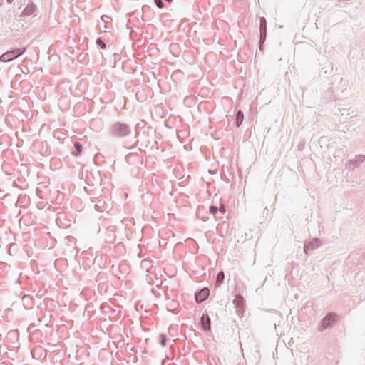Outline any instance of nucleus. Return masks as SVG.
I'll use <instances>...</instances> for the list:
<instances>
[{
  "mask_svg": "<svg viewBox=\"0 0 365 365\" xmlns=\"http://www.w3.org/2000/svg\"><path fill=\"white\" fill-rule=\"evenodd\" d=\"M26 50V48H23L8 51L0 56V61L2 62H9L24 54Z\"/></svg>",
  "mask_w": 365,
  "mask_h": 365,
  "instance_id": "obj_1",
  "label": "nucleus"
},
{
  "mask_svg": "<svg viewBox=\"0 0 365 365\" xmlns=\"http://www.w3.org/2000/svg\"><path fill=\"white\" fill-rule=\"evenodd\" d=\"M112 134L116 137H124L128 135L130 129L127 124L116 123L112 127Z\"/></svg>",
  "mask_w": 365,
  "mask_h": 365,
  "instance_id": "obj_2",
  "label": "nucleus"
},
{
  "mask_svg": "<svg viewBox=\"0 0 365 365\" xmlns=\"http://www.w3.org/2000/svg\"><path fill=\"white\" fill-rule=\"evenodd\" d=\"M260 27V40H259V48L262 49V45L264 43L266 40L267 35V21L264 17H261L259 19Z\"/></svg>",
  "mask_w": 365,
  "mask_h": 365,
  "instance_id": "obj_3",
  "label": "nucleus"
},
{
  "mask_svg": "<svg viewBox=\"0 0 365 365\" xmlns=\"http://www.w3.org/2000/svg\"><path fill=\"white\" fill-rule=\"evenodd\" d=\"M365 160V155H358L355 159L349 160L346 164V167L350 170L358 168L360 163Z\"/></svg>",
  "mask_w": 365,
  "mask_h": 365,
  "instance_id": "obj_4",
  "label": "nucleus"
},
{
  "mask_svg": "<svg viewBox=\"0 0 365 365\" xmlns=\"http://www.w3.org/2000/svg\"><path fill=\"white\" fill-rule=\"evenodd\" d=\"M336 315L334 314H328L321 322L319 331L327 329L334 322Z\"/></svg>",
  "mask_w": 365,
  "mask_h": 365,
  "instance_id": "obj_5",
  "label": "nucleus"
},
{
  "mask_svg": "<svg viewBox=\"0 0 365 365\" xmlns=\"http://www.w3.org/2000/svg\"><path fill=\"white\" fill-rule=\"evenodd\" d=\"M321 240L318 238H314L304 245V252L308 254L309 250H313L321 246Z\"/></svg>",
  "mask_w": 365,
  "mask_h": 365,
  "instance_id": "obj_6",
  "label": "nucleus"
},
{
  "mask_svg": "<svg viewBox=\"0 0 365 365\" xmlns=\"http://www.w3.org/2000/svg\"><path fill=\"white\" fill-rule=\"evenodd\" d=\"M209 294V289L205 287L195 294V300L197 303H201L208 298Z\"/></svg>",
  "mask_w": 365,
  "mask_h": 365,
  "instance_id": "obj_7",
  "label": "nucleus"
},
{
  "mask_svg": "<svg viewBox=\"0 0 365 365\" xmlns=\"http://www.w3.org/2000/svg\"><path fill=\"white\" fill-rule=\"evenodd\" d=\"M201 323L205 330L210 329L211 322L208 314H205L202 316Z\"/></svg>",
  "mask_w": 365,
  "mask_h": 365,
  "instance_id": "obj_8",
  "label": "nucleus"
},
{
  "mask_svg": "<svg viewBox=\"0 0 365 365\" xmlns=\"http://www.w3.org/2000/svg\"><path fill=\"white\" fill-rule=\"evenodd\" d=\"M36 10V6L33 3L29 4L24 9L22 15L25 16L33 14Z\"/></svg>",
  "mask_w": 365,
  "mask_h": 365,
  "instance_id": "obj_9",
  "label": "nucleus"
},
{
  "mask_svg": "<svg viewBox=\"0 0 365 365\" xmlns=\"http://www.w3.org/2000/svg\"><path fill=\"white\" fill-rule=\"evenodd\" d=\"M243 119H244L243 112L241 110L237 111V115H236V124H237V127H239L242 124Z\"/></svg>",
  "mask_w": 365,
  "mask_h": 365,
  "instance_id": "obj_10",
  "label": "nucleus"
},
{
  "mask_svg": "<svg viewBox=\"0 0 365 365\" xmlns=\"http://www.w3.org/2000/svg\"><path fill=\"white\" fill-rule=\"evenodd\" d=\"M106 205V202L103 200H98V201L95 204L96 210L98 212H103V210L101 208Z\"/></svg>",
  "mask_w": 365,
  "mask_h": 365,
  "instance_id": "obj_11",
  "label": "nucleus"
},
{
  "mask_svg": "<svg viewBox=\"0 0 365 365\" xmlns=\"http://www.w3.org/2000/svg\"><path fill=\"white\" fill-rule=\"evenodd\" d=\"M224 279H225L224 272L222 271H220L217 275L216 284L220 285L223 282Z\"/></svg>",
  "mask_w": 365,
  "mask_h": 365,
  "instance_id": "obj_12",
  "label": "nucleus"
},
{
  "mask_svg": "<svg viewBox=\"0 0 365 365\" xmlns=\"http://www.w3.org/2000/svg\"><path fill=\"white\" fill-rule=\"evenodd\" d=\"M74 147L76 150V152L73 151L72 154L74 155H78L80 154V153L82 151V145L79 143H76L74 144Z\"/></svg>",
  "mask_w": 365,
  "mask_h": 365,
  "instance_id": "obj_13",
  "label": "nucleus"
},
{
  "mask_svg": "<svg viewBox=\"0 0 365 365\" xmlns=\"http://www.w3.org/2000/svg\"><path fill=\"white\" fill-rule=\"evenodd\" d=\"M234 304H236V306L240 307L242 305L243 303V298L241 296L237 297L233 301Z\"/></svg>",
  "mask_w": 365,
  "mask_h": 365,
  "instance_id": "obj_14",
  "label": "nucleus"
},
{
  "mask_svg": "<svg viewBox=\"0 0 365 365\" xmlns=\"http://www.w3.org/2000/svg\"><path fill=\"white\" fill-rule=\"evenodd\" d=\"M96 44L98 45L102 49H105L106 47V43L100 38L96 39Z\"/></svg>",
  "mask_w": 365,
  "mask_h": 365,
  "instance_id": "obj_15",
  "label": "nucleus"
},
{
  "mask_svg": "<svg viewBox=\"0 0 365 365\" xmlns=\"http://www.w3.org/2000/svg\"><path fill=\"white\" fill-rule=\"evenodd\" d=\"M210 212L212 215H215L218 212V208L217 206H210Z\"/></svg>",
  "mask_w": 365,
  "mask_h": 365,
  "instance_id": "obj_16",
  "label": "nucleus"
},
{
  "mask_svg": "<svg viewBox=\"0 0 365 365\" xmlns=\"http://www.w3.org/2000/svg\"><path fill=\"white\" fill-rule=\"evenodd\" d=\"M155 2L156 6L160 9H162L164 6L163 0H155Z\"/></svg>",
  "mask_w": 365,
  "mask_h": 365,
  "instance_id": "obj_17",
  "label": "nucleus"
},
{
  "mask_svg": "<svg viewBox=\"0 0 365 365\" xmlns=\"http://www.w3.org/2000/svg\"><path fill=\"white\" fill-rule=\"evenodd\" d=\"M160 337H161L160 344H161L162 346H164L165 345V344H166V337H165V334H162L160 335Z\"/></svg>",
  "mask_w": 365,
  "mask_h": 365,
  "instance_id": "obj_18",
  "label": "nucleus"
},
{
  "mask_svg": "<svg viewBox=\"0 0 365 365\" xmlns=\"http://www.w3.org/2000/svg\"><path fill=\"white\" fill-rule=\"evenodd\" d=\"M14 0H6L7 3L11 4L13 2Z\"/></svg>",
  "mask_w": 365,
  "mask_h": 365,
  "instance_id": "obj_19",
  "label": "nucleus"
},
{
  "mask_svg": "<svg viewBox=\"0 0 365 365\" xmlns=\"http://www.w3.org/2000/svg\"><path fill=\"white\" fill-rule=\"evenodd\" d=\"M220 212H221L222 213H224V212H225V209H224V208H221V209H220Z\"/></svg>",
  "mask_w": 365,
  "mask_h": 365,
  "instance_id": "obj_20",
  "label": "nucleus"
},
{
  "mask_svg": "<svg viewBox=\"0 0 365 365\" xmlns=\"http://www.w3.org/2000/svg\"><path fill=\"white\" fill-rule=\"evenodd\" d=\"M165 1L167 2H169V3L172 1V0H165Z\"/></svg>",
  "mask_w": 365,
  "mask_h": 365,
  "instance_id": "obj_21",
  "label": "nucleus"
}]
</instances>
